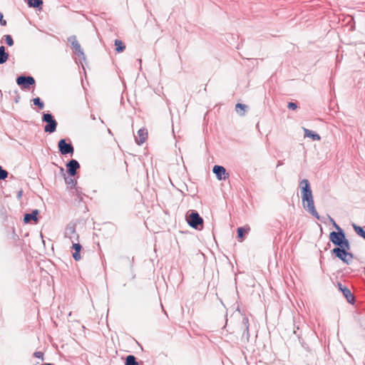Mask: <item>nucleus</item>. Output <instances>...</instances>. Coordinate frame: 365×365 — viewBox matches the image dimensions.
<instances>
[{
	"label": "nucleus",
	"mask_w": 365,
	"mask_h": 365,
	"mask_svg": "<svg viewBox=\"0 0 365 365\" xmlns=\"http://www.w3.org/2000/svg\"><path fill=\"white\" fill-rule=\"evenodd\" d=\"M246 108L247 106L242 103H237L235 106L236 112L241 115H243L245 114Z\"/></svg>",
	"instance_id": "obj_20"
},
{
	"label": "nucleus",
	"mask_w": 365,
	"mask_h": 365,
	"mask_svg": "<svg viewBox=\"0 0 365 365\" xmlns=\"http://www.w3.org/2000/svg\"><path fill=\"white\" fill-rule=\"evenodd\" d=\"M250 230V227L249 226L237 228V237L240 242H242L244 240V234L248 233Z\"/></svg>",
	"instance_id": "obj_17"
},
{
	"label": "nucleus",
	"mask_w": 365,
	"mask_h": 365,
	"mask_svg": "<svg viewBox=\"0 0 365 365\" xmlns=\"http://www.w3.org/2000/svg\"><path fill=\"white\" fill-rule=\"evenodd\" d=\"M16 83L24 88H29L30 86L35 83V80L31 76H19L16 79Z\"/></svg>",
	"instance_id": "obj_7"
},
{
	"label": "nucleus",
	"mask_w": 365,
	"mask_h": 365,
	"mask_svg": "<svg viewBox=\"0 0 365 365\" xmlns=\"http://www.w3.org/2000/svg\"><path fill=\"white\" fill-rule=\"evenodd\" d=\"M354 229L355 232L357 233V235H359L365 240V231L361 227L354 225Z\"/></svg>",
	"instance_id": "obj_23"
},
{
	"label": "nucleus",
	"mask_w": 365,
	"mask_h": 365,
	"mask_svg": "<svg viewBox=\"0 0 365 365\" xmlns=\"http://www.w3.org/2000/svg\"><path fill=\"white\" fill-rule=\"evenodd\" d=\"M58 146L62 155L73 154L74 152L73 145L70 143H67L64 139L59 140Z\"/></svg>",
	"instance_id": "obj_6"
},
{
	"label": "nucleus",
	"mask_w": 365,
	"mask_h": 365,
	"mask_svg": "<svg viewBox=\"0 0 365 365\" xmlns=\"http://www.w3.org/2000/svg\"><path fill=\"white\" fill-rule=\"evenodd\" d=\"M43 365H53L51 364H43Z\"/></svg>",
	"instance_id": "obj_31"
},
{
	"label": "nucleus",
	"mask_w": 365,
	"mask_h": 365,
	"mask_svg": "<svg viewBox=\"0 0 365 365\" xmlns=\"http://www.w3.org/2000/svg\"><path fill=\"white\" fill-rule=\"evenodd\" d=\"M334 224L336 230L339 231L331 232L329 234L330 241L334 245L339 246V247H346V249H350V244L348 240L346 239L345 234L335 222Z\"/></svg>",
	"instance_id": "obj_1"
},
{
	"label": "nucleus",
	"mask_w": 365,
	"mask_h": 365,
	"mask_svg": "<svg viewBox=\"0 0 365 365\" xmlns=\"http://www.w3.org/2000/svg\"><path fill=\"white\" fill-rule=\"evenodd\" d=\"M213 173L216 175L218 180H226L228 178L229 175L226 173V170L224 167L220 165H215L213 167Z\"/></svg>",
	"instance_id": "obj_9"
},
{
	"label": "nucleus",
	"mask_w": 365,
	"mask_h": 365,
	"mask_svg": "<svg viewBox=\"0 0 365 365\" xmlns=\"http://www.w3.org/2000/svg\"><path fill=\"white\" fill-rule=\"evenodd\" d=\"M69 43H71L73 52L78 56H83V51L81 46L78 41L76 36H71L68 38Z\"/></svg>",
	"instance_id": "obj_8"
},
{
	"label": "nucleus",
	"mask_w": 365,
	"mask_h": 365,
	"mask_svg": "<svg viewBox=\"0 0 365 365\" xmlns=\"http://www.w3.org/2000/svg\"><path fill=\"white\" fill-rule=\"evenodd\" d=\"M115 51L118 53L123 51L125 48V46L124 45L123 42L118 39H116L115 41Z\"/></svg>",
	"instance_id": "obj_19"
},
{
	"label": "nucleus",
	"mask_w": 365,
	"mask_h": 365,
	"mask_svg": "<svg viewBox=\"0 0 365 365\" xmlns=\"http://www.w3.org/2000/svg\"><path fill=\"white\" fill-rule=\"evenodd\" d=\"M3 18H4V16H3V14L0 12V21L3 20Z\"/></svg>",
	"instance_id": "obj_30"
},
{
	"label": "nucleus",
	"mask_w": 365,
	"mask_h": 365,
	"mask_svg": "<svg viewBox=\"0 0 365 365\" xmlns=\"http://www.w3.org/2000/svg\"><path fill=\"white\" fill-rule=\"evenodd\" d=\"M67 168L69 175L74 176L76 174V170L80 168V165L77 160H71L67 164Z\"/></svg>",
	"instance_id": "obj_11"
},
{
	"label": "nucleus",
	"mask_w": 365,
	"mask_h": 365,
	"mask_svg": "<svg viewBox=\"0 0 365 365\" xmlns=\"http://www.w3.org/2000/svg\"><path fill=\"white\" fill-rule=\"evenodd\" d=\"M350 249H346V247H336L333 249L332 252L336 255V256L346 263H349L352 259V254L348 252V250Z\"/></svg>",
	"instance_id": "obj_3"
},
{
	"label": "nucleus",
	"mask_w": 365,
	"mask_h": 365,
	"mask_svg": "<svg viewBox=\"0 0 365 365\" xmlns=\"http://www.w3.org/2000/svg\"><path fill=\"white\" fill-rule=\"evenodd\" d=\"M125 365H138L134 356L129 355L126 358Z\"/></svg>",
	"instance_id": "obj_21"
},
{
	"label": "nucleus",
	"mask_w": 365,
	"mask_h": 365,
	"mask_svg": "<svg viewBox=\"0 0 365 365\" xmlns=\"http://www.w3.org/2000/svg\"><path fill=\"white\" fill-rule=\"evenodd\" d=\"M33 103L34 105L37 106L40 109H43L44 107L43 103L41 101L39 98H34Z\"/></svg>",
	"instance_id": "obj_24"
},
{
	"label": "nucleus",
	"mask_w": 365,
	"mask_h": 365,
	"mask_svg": "<svg viewBox=\"0 0 365 365\" xmlns=\"http://www.w3.org/2000/svg\"><path fill=\"white\" fill-rule=\"evenodd\" d=\"M339 289L343 293L344 296L347 299V301L349 303H353L354 301V297L351 294L350 289H348L347 287H344V286H342L341 284H339Z\"/></svg>",
	"instance_id": "obj_12"
},
{
	"label": "nucleus",
	"mask_w": 365,
	"mask_h": 365,
	"mask_svg": "<svg viewBox=\"0 0 365 365\" xmlns=\"http://www.w3.org/2000/svg\"><path fill=\"white\" fill-rule=\"evenodd\" d=\"M72 248L75 250L73 253V257L76 261H79L81 259L80 252L81 250V245L79 243H73L72 245Z\"/></svg>",
	"instance_id": "obj_15"
},
{
	"label": "nucleus",
	"mask_w": 365,
	"mask_h": 365,
	"mask_svg": "<svg viewBox=\"0 0 365 365\" xmlns=\"http://www.w3.org/2000/svg\"><path fill=\"white\" fill-rule=\"evenodd\" d=\"M28 4L33 7H39L43 4L42 0H26Z\"/></svg>",
	"instance_id": "obj_22"
},
{
	"label": "nucleus",
	"mask_w": 365,
	"mask_h": 365,
	"mask_svg": "<svg viewBox=\"0 0 365 365\" xmlns=\"http://www.w3.org/2000/svg\"><path fill=\"white\" fill-rule=\"evenodd\" d=\"M246 330L248 331V327L246 326Z\"/></svg>",
	"instance_id": "obj_32"
},
{
	"label": "nucleus",
	"mask_w": 365,
	"mask_h": 365,
	"mask_svg": "<svg viewBox=\"0 0 365 365\" xmlns=\"http://www.w3.org/2000/svg\"><path fill=\"white\" fill-rule=\"evenodd\" d=\"M6 43L9 46H11L14 45V41L12 37L10 35H5L4 36Z\"/></svg>",
	"instance_id": "obj_25"
},
{
	"label": "nucleus",
	"mask_w": 365,
	"mask_h": 365,
	"mask_svg": "<svg viewBox=\"0 0 365 365\" xmlns=\"http://www.w3.org/2000/svg\"><path fill=\"white\" fill-rule=\"evenodd\" d=\"M9 59V53L5 51L4 46H0V64H3Z\"/></svg>",
	"instance_id": "obj_18"
},
{
	"label": "nucleus",
	"mask_w": 365,
	"mask_h": 365,
	"mask_svg": "<svg viewBox=\"0 0 365 365\" xmlns=\"http://www.w3.org/2000/svg\"><path fill=\"white\" fill-rule=\"evenodd\" d=\"M148 136V130L146 128H141L137 133V136L135 137V140L138 145L143 144Z\"/></svg>",
	"instance_id": "obj_10"
},
{
	"label": "nucleus",
	"mask_w": 365,
	"mask_h": 365,
	"mask_svg": "<svg viewBox=\"0 0 365 365\" xmlns=\"http://www.w3.org/2000/svg\"><path fill=\"white\" fill-rule=\"evenodd\" d=\"M303 130L304 133V137L310 138L313 140H320L321 138L317 133H315L307 128H304Z\"/></svg>",
	"instance_id": "obj_16"
},
{
	"label": "nucleus",
	"mask_w": 365,
	"mask_h": 365,
	"mask_svg": "<svg viewBox=\"0 0 365 365\" xmlns=\"http://www.w3.org/2000/svg\"><path fill=\"white\" fill-rule=\"evenodd\" d=\"M287 107H288L289 109L295 110V109L297 108V104H296V103H292V102H290V103H288Z\"/></svg>",
	"instance_id": "obj_28"
},
{
	"label": "nucleus",
	"mask_w": 365,
	"mask_h": 365,
	"mask_svg": "<svg viewBox=\"0 0 365 365\" xmlns=\"http://www.w3.org/2000/svg\"><path fill=\"white\" fill-rule=\"evenodd\" d=\"M8 176V172L5 170H4L1 166H0V180H4Z\"/></svg>",
	"instance_id": "obj_26"
},
{
	"label": "nucleus",
	"mask_w": 365,
	"mask_h": 365,
	"mask_svg": "<svg viewBox=\"0 0 365 365\" xmlns=\"http://www.w3.org/2000/svg\"><path fill=\"white\" fill-rule=\"evenodd\" d=\"M38 214V210H33L31 213L26 214L24 215V222L25 223H29V222H31V220H34L35 222V223H37V222H38V218H37Z\"/></svg>",
	"instance_id": "obj_14"
},
{
	"label": "nucleus",
	"mask_w": 365,
	"mask_h": 365,
	"mask_svg": "<svg viewBox=\"0 0 365 365\" xmlns=\"http://www.w3.org/2000/svg\"><path fill=\"white\" fill-rule=\"evenodd\" d=\"M300 187L302 189L303 205L305 207V201L309 200V197H312V192L310 189L309 181L306 179H304L300 182Z\"/></svg>",
	"instance_id": "obj_5"
},
{
	"label": "nucleus",
	"mask_w": 365,
	"mask_h": 365,
	"mask_svg": "<svg viewBox=\"0 0 365 365\" xmlns=\"http://www.w3.org/2000/svg\"><path fill=\"white\" fill-rule=\"evenodd\" d=\"M34 355L35 357L40 359L42 361L43 360V353L42 351H36Z\"/></svg>",
	"instance_id": "obj_27"
},
{
	"label": "nucleus",
	"mask_w": 365,
	"mask_h": 365,
	"mask_svg": "<svg viewBox=\"0 0 365 365\" xmlns=\"http://www.w3.org/2000/svg\"><path fill=\"white\" fill-rule=\"evenodd\" d=\"M43 121L47 123L44 127V131L46 133H53L57 126V122L53 119L50 113H46L43 115Z\"/></svg>",
	"instance_id": "obj_4"
},
{
	"label": "nucleus",
	"mask_w": 365,
	"mask_h": 365,
	"mask_svg": "<svg viewBox=\"0 0 365 365\" xmlns=\"http://www.w3.org/2000/svg\"><path fill=\"white\" fill-rule=\"evenodd\" d=\"M304 207L307 208L308 210V211L310 213H312L314 216L318 217V214H317V210L314 207V205L313 197H309V200L305 201V207Z\"/></svg>",
	"instance_id": "obj_13"
},
{
	"label": "nucleus",
	"mask_w": 365,
	"mask_h": 365,
	"mask_svg": "<svg viewBox=\"0 0 365 365\" xmlns=\"http://www.w3.org/2000/svg\"><path fill=\"white\" fill-rule=\"evenodd\" d=\"M186 220L190 227L197 230L202 229L203 220L197 212L195 211H189L186 215Z\"/></svg>",
	"instance_id": "obj_2"
},
{
	"label": "nucleus",
	"mask_w": 365,
	"mask_h": 365,
	"mask_svg": "<svg viewBox=\"0 0 365 365\" xmlns=\"http://www.w3.org/2000/svg\"><path fill=\"white\" fill-rule=\"evenodd\" d=\"M0 24L2 25V26H6V21L3 19L2 21H0Z\"/></svg>",
	"instance_id": "obj_29"
}]
</instances>
